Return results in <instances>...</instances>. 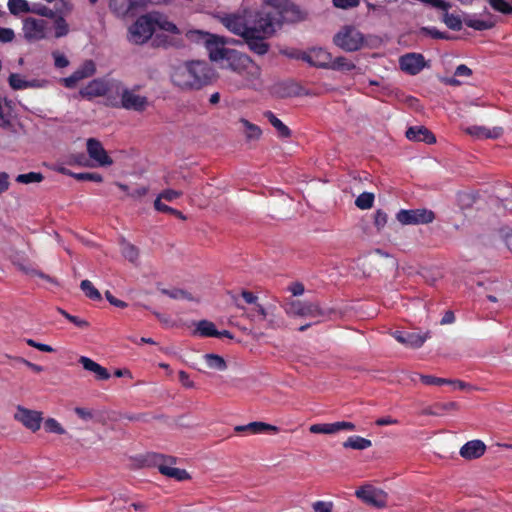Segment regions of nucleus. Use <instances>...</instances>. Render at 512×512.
<instances>
[{"label": "nucleus", "mask_w": 512, "mask_h": 512, "mask_svg": "<svg viewBox=\"0 0 512 512\" xmlns=\"http://www.w3.org/2000/svg\"><path fill=\"white\" fill-rule=\"evenodd\" d=\"M301 19V11L297 6L278 0H265L259 9H244L242 12L226 15L222 18V23L230 32L240 36L251 52L263 56L270 48L267 39L283 23Z\"/></svg>", "instance_id": "nucleus-1"}, {"label": "nucleus", "mask_w": 512, "mask_h": 512, "mask_svg": "<svg viewBox=\"0 0 512 512\" xmlns=\"http://www.w3.org/2000/svg\"><path fill=\"white\" fill-rule=\"evenodd\" d=\"M215 77L214 70L205 61L186 62L173 70L171 80L181 89H200L210 84Z\"/></svg>", "instance_id": "nucleus-2"}, {"label": "nucleus", "mask_w": 512, "mask_h": 512, "mask_svg": "<svg viewBox=\"0 0 512 512\" xmlns=\"http://www.w3.org/2000/svg\"><path fill=\"white\" fill-rule=\"evenodd\" d=\"M114 95L107 96V105L115 108H124L136 112H143L148 106V99L145 96L136 94L134 90L126 88L121 81L113 84Z\"/></svg>", "instance_id": "nucleus-3"}, {"label": "nucleus", "mask_w": 512, "mask_h": 512, "mask_svg": "<svg viewBox=\"0 0 512 512\" xmlns=\"http://www.w3.org/2000/svg\"><path fill=\"white\" fill-rule=\"evenodd\" d=\"M223 61L226 62V64L223 66L224 68H228L231 71L241 75L246 82H252L259 77V67L246 54L232 49L228 52Z\"/></svg>", "instance_id": "nucleus-4"}, {"label": "nucleus", "mask_w": 512, "mask_h": 512, "mask_svg": "<svg viewBox=\"0 0 512 512\" xmlns=\"http://www.w3.org/2000/svg\"><path fill=\"white\" fill-rule=\"evenodd\" d=\"M334 44L347 52H355L362 48L364 35L354 26L342 27L333 37Z\"/></svg>", "instance_id": "nucleus-5"}, {"label": "nucleus", "mask_w": 512, "mask_h": 512, "mask_svg": "<svg viewBox=\"0 0 512 512\" xmlns=\"http://www.w3.org/2000/svg\"><path fill=\"white\" fill-rule=\"evenodd\" d=\"M284 311L291 317H326L332 310L320 307L318 303L289 300L283 305Z\"/></svg>", "instance_id": "nucleus-6"}, {"label": "nucleus", "mask_w": 512, "mask_h": 512, "mask_svg": "<svg viewBox=\"0 0 512 512\" xmlns=\"http://www.w3.org/2000/svg\"><path fill=\"white\" fill-rule=\"evenodd\" d=\"M154 30L153 14L141 16L129 28V40L134 44H143L151 38Z\"/></svg>", "instance_id": "nucleus-7"}, {"label": "nucleus", "mask_w": 512, "mask_h": 512, "mask_svg": "<svg viewBox=\"0 0 512 512\" xmlns=\"http://www.w3.org/2000/svg\"><path fill=\"white\" fill-rule=\"evenodd\" d=\"M117 80L105 81L102 79H93L85 87L80 89L79 94L81 97L91 100L95 97L114 95L115 88L113 84Z\"/></svg>", "instance_id": "nucleus-8"}, {"label": "nucleus", "mask_w": 512, "mask_h": 512, "mask_svg": "<svg viewBox=\"0 0 512 512\" xmlns=\"http://www.w3.org/2000/svg\"><path fill=\"white\" fill-rule=\"evenodd\" d=\"M435 218L433 211L428 209L400 210L396 219L403 225H418L431 223Z\"/></svg>", "instance_id": "nucleus-9"}, {"label": "nucleus", "mask_w": 512, "mask_h": 512, "mask_svg": "<svg viewBox=\"0 0 512 512\" xmlns=\"http://www.w3.org/2000/svg\"><path fill=\"white\" fill-rule=\"evenodd\" d=\"M356 496L368 505L376 508H383L387 505V494L370 485L361 487L356 491Z\"/></svg>", "instance_id": "nucleus-10"}, {"label": "nucleus", "mask_w": 512, "mask_h": 512, "mask_svg": "<svg viewBox=\"0 0 512 512\" xmlns=\"http://www.w3.org/2000/svg\"><path fill=\"white\" fill-rule=\"evenodd\" d=\"M155 464L157 465L159 472L167 477L174 478L178 481H184L190 479L189 473L184 469H179L176 467H172L167 464L175 463V458L173 457H165L161 454H156L155 456Z\"/></svg>", "instance_id": "nucleus-11"}, {"label": "nucleus", "mask_w": 512, "mask_h": 512, "mask_svg": "<svg viewBox=\"0 0 512 512\" xmlns=\"http://www.w3.org/2000/svg\"><path fill=\"white\" fill-rule=\"evenodd\" d=\"M143 5V0H110L111 11L119 18L136 16Z\"/></svg>", "instance_id": "nucleus-12"}, {"label": "nucleus", "mask_w": 512, "mask_h": 512, "mask_svg": "<svg viewBox=\"0 0 512 512\" xmlns=\"http://www.w3.org/2000/svg\"><path fill=\"white\" fill-rule=\"evenodd\" d=\"M47 21L43 19L26 18L23 21L24 37L28 41H38L46 37Z\"/></svg>", "instance_id": "nucleus-13"}, {"label": "nucleus", "mask_w": 512, "mask_h": 512, "mask_svg": "<svg viewBox=\"0 0 512 512\" xmlns=\"http://www.w3.org/2000/svg\"><path fill=\"white\" fill-rule=\"evenodd\" d=\"M14 418L32 432H36L40 429L41 422L43 420L41 412L30 410L23 406L17 407Z\"/></svg>", "instance_id": "nucleus-14"}, {"label": "nucleus", "mask_w": 512, "mask_h": 512, "mask_svg": "<svg viewBox=\"0 0 512 512\" xmlns=\"http://www.w3.org/2000/svg\"><path fill=\"white\" fill-rule=\"evenodd\" d=\"M87 153L89 157L97 163L98 166H110L113 160L104 149L102 143L95 139L89 138L86 143Z\"/></svg>", "instance_id": "nucleus-15"}, {"label": "nucleus", "mask_w": 512, "mask_h": 512, "mask_svg": "<svg viewBox=\"0 0 512 512\" xmlns=\"http://www.w3.org/2000/svg\"><path fill=\"white\" fill-rule=\"evenodd\" d=\"M211 39L206 40L204 44L211 61L219 62L224 60L225 56L231 50L225 47V39L215 34L210 35Z\"/></svg>", "instance_id": "nucleus-16"}, {"label": "nucleus", "mask_w": 512, "mask_h": 512, "mask_svg": "<svg viewBox=\"0 0 512 512\" xmlns=\"http://www.w3.org/2000/svg\"><path fill=\"white\" fill-rule=\"evenodd\" d=\"M399 65L402 71L409 75H417L424 67L425 59L420 53H407L399 58Z\"/></svg>", "instance_id": "nucleus-17"}, {"label": "nucleus", "mask_w": 512, "mask_h": 512, "mask_svg": "<svg viewBox=\"0 0 512 512\" xmlns=\"http://www.w3.org/2000/svg\"><path fill=\"white\" fill-rule=\"evenodd\" d=\"M301 59L318 68H330L332 55L323 48H313L309 52H303Z\"/></svg>", "instance_id": "nucleus-18"}, {"label": "nucleus", "mask_w": 512, "mask_h": 512, "mask_svg": "<svg viewBox=\"0 0 512 512\" xmlns=\"http://www.w3.org/2000/svg\"><path fill=\"white\" fill-rule=\"evenodd\" d=\"M96 72L95 64L92 60H86L76 71H74L69 77L63 78V82L66 88H75L77 83L85 78L91 77Z\"/></svg>", "instance_id": "nucleus-19"}, {"label": "nucleus", "mask_w": 512, "mask_h": 512, "mask_svg": "<svg viewBox=\"0 0 512 512\" xmlns=\"http://www.w3.org/2000/svg\"><path fill=\"white\" fill-rule=\"evenodd\" d=\"M486 451V446L481 440H471L465 443L460 449V455L464 459L480 458Z\"/></svg>", "instance_id": "nucleus-20"}, {"label": "nucleus", "mask_w": 512, "mask_h": 512, "mask_svg": "<svg viewBox=\"0 0 512 512\" xmlns=\"http://www.w3.org/2000/svg\"><path fill=\"white\" fill-rule=\"evenodd\" d=\"M394 338L401 344H404L411 348H419L421 347L426 339L428 338V333L425 335H421L419 333L411 332L404 333L401 331H396L394 333Z\"/></svg>", "instance_id": "nucleus-21"}, {"label": "nucleus", "mask_w": 512, "mask_h": 512, "mask_svg": "<svg viewBox=\"0 0 512 512\" xmlns=\"http://www.w3.org/2000/svg\"><path fill=\"white\" fill-rule=\"evenodd\" d=\"M406 137L412 141L425 142L433 144L436 142L434 134L424 126L410 127L406 131Z\"/></svg>", "instance_id": "nucleus-22"}, {"label": "nucleus", "mask_w": 512, "mask_h": 512, "mask_svg": "<svg viewBox=\"0 0 512 512\" xmlns=\"http://www.w3.org/2000/svg\"><path fill=\"white\" fill-rule=\"evenodd\" d=\"M465 131L477 139H496L503 133V129L500 127L488 129L484 126H471L468 127Z\"/></svg>", "instance_id": "nucleus-23"}, {"label": "nucleus", "mask_w": 512, "mask_h": 512, "mask_svg": "<svg viewBox=\"0 0 512 512\" xmlns=\"http://www.w3.org/2000/svg\"><path fill=\"white\" fill-rule=\"evenodd\" d=\"M79 363L83 366V368L87 371H90L95 374L98 380H107L110 378V373L105 367H102L92 359L81 356L79 358Z\"/></svg>", "instance_id": "nucleus-24"}, {"label": "nucleus", "mask_w": 512, "mask_h": 512, "mask_svg": "<svg viewBox=\"0 0 512 512\" xmlns=\"http://www.w3.org/2000/svg\"><path fill=\"white\" fill-rule=\"evenodd\" d=\"M235 431H248L252 434H260L267 431H273L274 433H276L279 431V428L264 422H251L247 425L236 426Z\"/></svg>", "instance_id": "nucleus-25"}, {"label": "nucleus", "mask_w": 512, "mask_h": 512, "mask_svg": "<svg viewBox=\"0 0 512 512\" xmlns=\"http://www.w3.org/2000/svg\"><path fill=\"white\" fill-rule=\"evenodd\" d=\"M264 117L270 122V124L277 130L278 134L282 138H288L291 136V130L271 111L264 112Z\"/></svg>", "instance_id": "nucleus-26"}, {"label": "nucleus", "mask_w": 512, "mask_h": 512, "mask_svg": "<svg viewBox=\"0 0 512 512\" xmlns=\"http://www.w3.org/2000/svg\"><path fill=\"white\" fill-rule=\"evenodd\" d=\"M372 446V442L369 439L361 436H350L344 443V448H351L354 450H365Z\"/></svg>", "instance_id": "nucleus-27"}, {"label": "nucleus", "mask_w": 512, "mask_h": 512, "mask_svg": "<svg viewBox=\"0 0 512 512\" xmlns=\"http://www.w3.org/2000/svg\"><path fill=\"white\" fill-rule=\"evenodd\" d=\"M120 246L121 253L124 256V258L127 259L129 262L135 264L139 258V249L135 245L127 242L124 239L121 240Z\"/></svg>", "instance_id": "nucleus-28"}, {"label": "nucleus", "mask_w": 512, "mask_h": 512, "mask_svg": "<svg viewBox=\"0 0 512 512\" xmlns=\"http://www.w3.org/2000/svg\"><path fill=\"white\" fill-rule=\"evenodd\" d=\"M154 27L158 26L160 29L170 32L172 34H180L181 31L179 28L171 21H169L166 17L155 14L153 15Z\"/></svg>", "instance_id": "nucleus-29"}, {"label": "nucleus", "mask_w": 512, "mask_h": 512, "mask_svg": "<svg viewBox=\"0 0 512 512\" xmlns=\"http://www.w3.org/2000/svg\"><path fill=\"white\" fill-rule=\"evenodd\" d=\"M17 266L23 273H25L29 276H38L53 285H58V281L55 278L34 268L32 265H24V264L18 263Z\"/></svg>", "instance_id": "nucleus-30"}, {"label": "nucleus", "mask_w": 512, "mask_h": 512, "mask_svg": "<svg viewBox=\"0 0 512 512\" xmlns=\"http://www.w3.org/2000/svg\"><path fill=\"white\" fill-rule=\"evenodd\" d=\"M463 22L470 28L477 31L488 30L494 27V22L490 20L475 19L469 15L465 16Z\"/></svg>", "instance_id": "nucleus-31"}, {"label": "nucleus", "mask_w": 512, "mask_h": 512, "mask_svg": "<svg viewBox=\"0 0 512 512\" xmlns=\"http://www.w3.org/2000/svg\"><path fill=\"white\" fill-rule=\"evenodd\" d=\"M196 333L202 337H216L218 336V330L214 323L208 320H201L197 324Z\"/></svg>", "instance_id": "nucleus-32"}, {"label": "nucleus", "mask_w": 512, "mask_h": 512, "mask_svg": "<svg viewBox=\"0 0 512 512\" xmlns=\"http://www.w3.org/2000/svg\"><path fill=\"white\" fill-rule=\"evenodd\" d=\"M204 359L211 369H216L218 371H224L227 368L226 361L223 357L217 354L209 353L204 355Z\"/></svg>", "instance_id": "nucleus-33"}, {"label": "nucleus", "mask_w": 512, "mask_h": 512, "mask_svg": "<svg viewBox=\"0 0 512 512\" xmlns=\"http://www.w3.org/2000/svg\"><path fill=\"white\" fill-rule=\"evenodd\" d=\"M355 68L356 66L353 62H351L348 58L344 56H340L335 59L332 58L329 69L337 71H351Z\"/></svg>", "instance_id": "nucleus-34"}, {"label": "nucleus", "mask_w": 512, "mask_h": 512, "mask_svg": "<svg viewBox=\"0 0 512 512\" xmlns=\"http://www.w3.org/2000/svg\"><path fill=\"white\" fill-rule=\"evenodd\" d=\"M7 5L12 15L30 12V5L26 0H8Z\"/></svg>", "instance_id": "nucleus-35"}, {"label": "nucleus", "mask_w": 512, "mask_h": 512, "mask_svg": "<svg viewBox=\"0 0 512 512\" xmlns=\"http://www.w3.org/2000/svg\"><path fill=\"white\" fill-rule=\"evenodd\" d=\"M80 288L89 299L94 301L102 299L100 292L94 287L91 281L83 280L80 284Z\"/></svg>", "instance_id": "nucleus-36"}, {"label": "nucleus", "mask_w": 512, "mask_h": 512, "mask_svg": "<svg viewBox=\"0 0 512 512\" xmlns=\"http://www.w3.org/2000/svg\"><path fill=\"white\" fill-rule=\"evenodd\" d=\"M211 33L202 30H188L185 32V37L194 43H206V40L211 39Z\"/></svg>", "instance_id": "nucleus-37"}, {"label": "nucleus", "mask_w": 512, "mask_h": 512, "mask_svg": "<svg viewBox=\"0 0 512 512\" xmlns=\"http://www.w3.org/2000/svg\"><path fill=\"white\" fill-rule=\"evenodd\" d=\"M311 433L314 434H334L337 433V428L334 423H321V424H313L309 428Z\"/></svg>", "instance_id": "nucleus-38"}, {"label": "nucleus", "mask_w": 512, "mask_h": 512, "mask_svg": "<svg viewBox=\"0 0 512 512\" xmlns=\"http://www.w3.org/2000/svg\"><path fill=\"white\" fill-rule=\"evenodd\" d=\"M44 179V176L40 172H29L26 174H19L16 177V181L21 184L39 183Z\"/></svg>", "instance_id": "nucleus-39"}, {"label": "nucleus", "mask_w": 512, "mask_h": 512, "mask_svg": "<svg viewBox=\"0 0 512 512\" xmlns=\"http://www.w3.org/2000/svg\"><path fill=\"white\" fill-rule=\"evenodd\" d=\"M374 203V194L369 192L361 193L355 200V205L362 209H369L373 206Z\"/></svg>", "instance_id": "nucleus-40"}, {"label": "nucleus", "mask_w": 512, "mask_h": 512, "mask_svg": "<svg viewBox=\"0 0 512 512\" xmlns=\"http://www.w3.org/2000/svg\"><path fill=\"white\" fill-rule=\"evenodd\" d=\"M240 122L245 128L246 137L248 139H258L261 136V129L257 125L249 122L244 118H242Z\"/></svg>", "instance_id": "nucleus-41"}, {"label": "nucleus", "mask_w": 512, "mask_h": 512, "mask_svg": "<svg viewBox=\"0 0 512 512\" xmlns=\"http://www.w3.org/2000/svg\"><path fill=\"white\" fill-rule=\"evenodd\" d=\"M44 428L48 433H55L59 435H63L66 433V430L54 418H47L44 422Z\"/></svg>", "instance_id": "nucleus-42"}, {"label": "nucleus", "mask_w": 512, "mask_h": 512, "mask_svg": "<svg viewBox=\"0 0 512 512\" xmlns=\"http://www.w3.org/2000/svg\"><path fill=\"white\" fill-rule=\"evenodd\" d=\"M154 208L159 211V212H162V213H169V214H173L175 215L176 217H178L179 219L181 220H185L186 217L183 215V213L177 209H174L166 204H163L162 202L159 201V199H155L154 201Z\"/></svg>", "instance_id": "nucleus-43"}, {"label": "nucleus", "mask_w": 512, "mask_h": 512, "mask_svg": "<svg viewBox=\"0 0 512 512\" xmlns=\"http://www.w3.org/2000/svg\"><path fill=\"white\" fill-rule=\"evenodd\" d=\"M8 83L13 90L27 89V80L23 79L20 74L11 73L8 77Z\"/></svg>", "instance_id": "nucleus-44"}, {"label": "nucleus", "mask_w": 512, "mask_h": 512, "mask_svg": "<svg viewBox=\"0 0 512 512\" xmlns=\"http://www.w3.org/2000/svg\"><path fill=\"white\" fill-rule=\"evenodd\" d=\"M490 6L498 12L504 14L512 13V5H510L506 0H487Z\"/></svg>", "instance_id": "nucleus-45"}, {"label": "nucleus", "mask_w": 512, "mask_h": 512, "mask_svg": "<svg viewBox=\"0 0 512 512\" xmlns=\"http://www.w3.org/2000/svg\"><path fill=\"white\" fill-rule=\"evenodd\" d=\"M55 37L60 38L68 34V24L62 16H59L54 21Z\"/></svg>", "instance_id": "nucleus-46"}, {"label": "nucleus", "mask_w": 512, "mask_h": 512, "mask_svg": "<svg viewBox=\"0 0 512 512\" xmlns=\"http://www.w3.org/2000/svg\"><path fill=\"white\" fill-rule=\"evenodd\" d=\"M444 22L447 25L448 28L459 31L462 28V20L459 16H456L454 14L446 13L444 16Z\"/></svg>", "instance_id": "nucleus-47"}, {"label": "nucleus", "mask_w": 512, "mask_h": 512, "mask_svg": "<svg viewBox=\"0 0 512 512\" xmlns=\"http://www.w3.org/2000/svg\"><path fill=\"white\" fill-rule=\"evenodd\" d=\"M267 327L271 329H280L284 327V320L282 317L273 313V309L269 311L267 318Z\"/></svg>", "instance_id": "nucleus-48"}, {"label": "nucleus", "mask_w": 512, "mask_h": 512, "mask_svg": "<svg viewBox=\"0 0 512 512\" xmlns=\"http://www.w3.org/2000/svg\"><path fill=\"white\" fill-rule=\"evenodd\" d=\"M161 292L164 295L169 296L172 299H187V300H193V297L186 291L182 289H162Z\"/></svg>", "instance_id": "nucleus-49"}, {"label": "nucleus", "mask_w": 512, "mask_h": 512, "mask_svg": "<svg viewBox=\"0 0 512 512\" xmlns=\"http://www.w3.org/2000/svg\"><path fill=\"white\" fill-rule=\"evenodd\" d=\"M29 13H35L40 16L45 17H54L55 13L48 7L42 5V4H33L30 6V12Z\"/></svg>", "instance_id": "nucleus-50"}, {"label": "nucleus", "mask_w": 512, "mask_h": 512, "mask_svg": "<svg viewBox=\"0 0 512 512\" xmlns=\"http://www.w3.org/2000/svg\"><path fill=\"white\" fill-rule=\"evenodd\" d=\"M73 178L79 181H93V182H102L103 178L99 173H90V172H84V173H76L73 175Z\"/></svg>", "instance_id": "nucleus-51"}, {"label": "nucleus", "mask_w": 512, "mask_h": 512, "mask_svg": "<svg viewBox=\"0 0 512 512\" xmlns=\"http://www.w3.org/2000/svg\"><path fill=\"white\" fill-rule=\"evenodd\" d=\"M420 379L425 385H443L451 382L449 379L439 378L432 375H420Z\"/></svg>", "instance_id": "nucleus-52"}, {"label": "nucleus", "mask_w": 512, "mask_h": 512, "mask_svg": "<svg viewBox=\"0 0 512 512\" xmlns=\"http://www.w3.org/2000/svg\"><path fill=\"white\" fill-rule=\"evenodd\" d=\"M182 191H177V190H173V189H166V190H163L156 199H159V201L161 202L162 199L168 201V202H172L173 200L179 198L182 196Z\"/></svg>", "instance_id": "nucleus-53"}, {"label": "nucleus", "mask_w": 512, "mask_h": 512, "mask_svg": "<svg viewBox=\"0 0 512 512\" xmlns=\"http://www.w3.org/2000/svg\"><path fill=\"white\" fill-rule=\"evenodd\" d=\"M421 32L424 33L425 35H429L434 39H449V37L445 33L440 32L435 27H423L421 29Z\"/></svg>", "instance_id": "nucleus-54"}, {"label": "nucleus", "mask_w": 512, "mask_h": 512, "mask_svg": "<svg viewBox=\"0 0 512 512\" xmlns=\"http://www.w3.org/2000/svg\"><path fill=\"white\" fill-rule=\"evenodd\" d=\"M333 5L340 9L355 8L359 5L360 0H332Z\"/></svg>", "instance_id": "nucleus-55"}, {"label": "nucleus", "mask_w": 512, "mask_h": 512, "mask_svg": "<svg viewBox=\"0 0 512 512\" xmlns=\"http://www.w3.org/2000/svg\"><path fill=\"white\" fill-rule=\"evenodd\" d=\"M435 407L438 411H441L443 415L445 412L458 410L459 405L457 402L451 401L446 403H435Z\"/></svg>", "instance_id": "nucleus-56"}, {"label": "nucleus", "mask_w": 512, "mask_h": 512, "mask_svg": "<svg viewBox=\"0 0 512 512\" xmlns=\"http://www.w3.org/2000/svg\"><path fill=\"white\" fill-rule=\"evenodd\" d=\"M15 33L11 28L0 27V42L10 43L14 40Z\"/></svg>", "instance_id": "nucleus-57"}, {"label": "nucleus", "mask_w": 512, "mask_h": 512, "mask_svg": "<svg viewBox=\"0 0 512 512\" xmlns=\"http://www.w3.org/2000/svg\"><path fill=\"white\" fill-rule=\"evenodd\" d=\"M387 223V214L382 210H377L374 215V224L378 230L383 228Z\"/></svg>", "instance_id": "nucleus-58"}, {"label": "nucleus", "mask_w": 512, "mask_h": 512, "mask_svg": "<svg viewBox=\"0 0 512 512\" xmlns=\"http://www.w3.org/2000/svg\"><path fill=\"white\" fill-rule=\"evenodd\" d=\"M74 412L85 421L92 420L94 417L93 411L87 408L76 407Z\"/></svg>", "instance_id": "nucleus-59"}, {"label": "nucleus", "mask_w": 512, "mask_h": 512, "mask_svg": "<svg viewBox=\"0 0 512 512\" xmlns=\"http://www.w3.org/2000/svg\"><path fill=\"white\" fill-rule=\"evenodd\" d=\"M69 163L77 164L79 166H88V159L83 153H78L70 156Z\"/></svg>", "instance_id": "nucleus-60"}, {"label": "nucleus", "mask_w": 512, "mask_h": 512, "mask_svg": "<svg viewBox=\"0 0 512 512\" xmlns=\"http://www.w3.org/2000/svg\"><path fill=\"white\" fill-rule=\"evenodd\" d=\"M105 297L107 299V301L115 306V307H118V308H126L128 306V304L122 300H119L117 299L116 297H114L110 291H106L105 292Z\"/></svg>", "instance_id": "nucleus-61"}, {"label": "nucleus", "mask_w": 512, "mask_h": 512, "mask_svg": "<svg viewBox=\"0 0 512 512\" xmlns=\"http://www.w3.org/2000/svg\"><path fill=\"white\" fill-rule=\"evenodd\" d=\"M54 64L57 68H64L69 65V60L63 54L58 52L53 53Z\"/></svg>", "instance_id": "nucleus-62"}, {"label": "nucleus", "mask_w": 512, "mask_h": 512, "mask_svg": "<svg viewBox=\"0 0 512 512\" xmlns=\"http://www.w3.org/2000/svg\"><path fill=\"white\" fill-rule=\"evenodd\" d=\"M313 508L315 512H332V504L323 501L315 502Z\"/></svg>", "instance_id": "nucleus-63"}, {"label": "nucleus", "mask_w": 512, "mask_h": 512, "mask_svg": "<svg viewBox=\"0 0 512 512\" xmlns=\"http://www.w3.org/2000/svg\"><path fill=\"white\" fill-rule=\"evenodd\" d=\"M288 290L293 296H300L304 293L305 288L301 282H294L288 287Z\"/></svg>", "instance_id": "nucleus-64"}]
</instances>
